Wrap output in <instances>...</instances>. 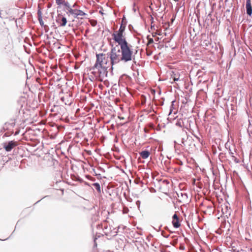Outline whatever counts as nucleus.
I'll list each match as a JSON object with an SVG mask.
<instances>
[{"label": "nucleus", "mask_w": 252, "mask_h": 252, "mask_svg": "<svg viewBox=\"0 0 252 252\" xmlns=\"http://www.w3.org/2000/svg\"><path fill=\"white\" fill-rule=\"evenodd\" d=\"M120 46L121 49H117L115 47H113L109 54H107L110 59V64L112 66L118 63L120 61L126 63L132 59L133 51L130 47Z\"/></svg>", "instance_id": "obj_1"}, {"label": "nucleus", "mask_w": 252, "mask_h": 252, "mask_svg": "<svg viewBox=\"0 0 252 252\" xmlns=\"http://www.w3.org/2000/svg\"><path fill=\"white\" fill-rule=\"evenodd\" d=\"M96 61L93 67V70H97L100 78L106 77L107 68L110 65L109 63V56L103 53L96 54Z\"/></svg>", "instance_id": "obj_2"}, {"label": "nucleus", "mask_w": 252, "mask_h": 252, "mask_svg": "<svg viewBox=\"0 0 252 252\" xmlns=\"http://www.w3.org/2000/svg\"><path fill=\"white\" fill-rule=\"evenodd\" d=\"M126 24H121L119 29L113 32L112 36L113 40L117 43L119 45L124 46H131L128 44L126 41L125 36V31L126 30Z\"/></svg>", "instance_id": "obj_3"}, {"label": "nucleus", "mask_w": 252, "mask_h": 252, "mask_svg": "<svg viewBox=\"0 0 252 252\" xmlns=\"http://www.w3.org/2000/svg\"><path fill=\"white\" fill-rule=\"evenodd\" d=\"M17 145V142L14 141H9L7 143H4L3 147L7 152H10Z\"/></svg>", "instance_id": "obj_4"}, {"label": "nucleus", "mask_w": 252, "mask_h": 252, "mask_svg": "<svg viewBox=\"0 0 252 252\" xmlns=\"http://www.w3.org/2000/svg\"><path fill=\"white\" fill-rule=\"evenodd\" d=\"M56 22L59 25V27H64L66 25L67 19L64 17L58 15L56 19Z\"/></svg>", "instance_id": "obj_5"}, {"label": "nucleus", "mask_w": 252, "mask_h": 252, "mask_svg": "<svg viewBox=\"0 0 252 252\" xmlns=\"http://www.w3.org/2000/svg\"><path fill=\"white\" fill-rule=\"evenodd\" d=\"M172 224L175 228H178L180 226L179 218L176 214H174L172 217Z\"/></svg>", "instance_id": "obj_6"}, {"label": "nucleus", "mask_w": 252, "mask_h": 252, "mask_svg": "<svg viewBox=\"0 0 252 252\" xmlns=\"http://www.w3.org/2000/svg\"><path fill=\"white\" fill-rule=\"evenodd\" d=\"M246 8L247 10V14L249 16H251L252 14V1L251 0H247L246 3Z\"/></svg>", "instance_id": "obj_7"}, {"label": "nucleus", "mask_w": 252, "mask_h": 252, "mask_svg": "<svg viewBox=\"0 0 252 252\" xmlns=\"http://www.w3.org/2000/svg\"><path fill=\"white\" fill-rule=\"evenodd\" d=\"M172 78L173 79L174 81H181L183 80V79H180V75L179 73H174L173 72V74L171 75Z\"/></svg>", "instance_id": "obj_8"}, {"label": "nucleus", "mask_w": 252, "mask_h": 252, "mask_svg": "<svg viewBox=\"0 0 252 252\" xmlns=\"http://www.w3.org/2000/svg\"><path fill=\"white\" fill-rule=\"evenodd\" d=\"M150 154V152L149 151H146V150L142 151L140 153L141 157L143 159H146V158H148L149 157Z\"/></svg>", "instance_id": "obj_9"}, {"label": "nucleus", "mask_w": 252, "mask_h": 252, "mask_svg": "<svg viewBox=\"0 0 252 252\" xmlns=\"http://www.w3.org/2000/svg\"><path fill=\"white\" fill-rule=\"evenodd\" d=\"M86 14L82 10L77 9L74 17L79 18L80 17L84 16Z\"/></svg>", "instance_id": "obj_10"}, {"label": "nucleus", "mask_w": 252, "mask_h": 252, "mask_svg": "<svg viewBox=\"0 0 252 252\" xmlns=\"http://www.w3.org/2000/svg\"><path fill=\"white\" fill-rule=\"evenodd\" d=\"M176 126L182 127L184 125L183 121L182 119H178L175 123Z\"/></svg>", "instance_id": "obj_11"}, {"label": "nucleus", "mask_w": 252, "mask_h": 252, "mask_svg": "<svg viewBox=\"0 0 252 252\" xmlns=\"http://www.w3.org/2000/svg\"><path fill=\"white\" fill-rule=\"evenodd\" d=\"M93 186L95 188V189L97 190L98 192H100L101 191L100 186L98 183H94L93 184Z\"/></svg>", "instance_id": "obj_12"}, {"label": "nucleus", "mask_w": 252, "mask_h": 252, "mask_svg": "<svg viewBox=\"0 0 252 252\" xmlns=\"http://www.w3.org/2000/svg\"><path fill=\"white\" fill-rule=\"evenodd\" d=\"M67 10L68 11V12L70 14L73 15L74 16H75V14L76 13V11L77 9H73L71 8L70 7H69V6H68Z\"/></svg>", "instance_id": "obj_13"}, {"label": "nucleus", "mask_w": 252, "mask_h": 252, "mask_svg": "<svg viewBox=\"0 0 252 252\" xmlns=\"http://www.w3.org/2000/svg\"><path fill=\"white\" fill-rule=\"evenodd\" d=\"M64 2V0H56V3L59 5H61V4H63Z\"/></svg>", "instance_id": "obj_14"}, {"label": "nucleus", "mask_w": 252, "mask_h": 252, "mask_svg": "<svg viewBox=\"0 0 252 252\" xmlns=\"http://www.w3.org/2000/svg\"><path fill=\"white\" fill-rule=\"evenodd\" d=\"M174 101H172V104H171V106L170 107V113H169V115L171 114L172 113V107H173V104H174Z\"/></svg>", "instance_id": "obj_15"}, {"label": "nucleus", "mask_w": 252, "mask_h": 252, "mask_svg": "<svg viewBox=\"0 0 252 252\" xmlns=\"http://www.w3.org/2000/svg\"><path fill=\"white\" fill-rule=\"evenodd\" d=\"M182 143L183 145H185V141H184V138H182Z\"/></svg>", "instance_id": "obj_16"}, {"label": "nucleus", "mask_w": 252, "mask_h": 252, "mask_svg": "<svg viewBox=\"0 0 252 252\" xmlns=\"http://www.w3.org/2000/svg\"><path fill=\"white\" fill-rule=\"evenodd\" d=\"M153 42V39H151L149 41V42L151 43V42Z\"/></svg>", "instance_id": "obj_17"}, {"label": "nucleus", "mask_w": 252, "mask_h": 252, "mask_svg": "<svg viewBox=\"0 0 252 252\" xmlns=\"http://www.w3.org/2000/svg\"><path fill=\"white\" fill-rule=\"evenodd\" d=\"M164 236L165 237H166V238H168V236H169V235H167V236Z\"/></svg>", "instance_id": "obj_18"}, {"label": "nucleus", "mask_w": 252, "mask_h": 252, "mask_svg": "<svg viewBox=\"0 0 252 252\" xmlns=\"http://www.w3.org/2000/svg\"><path fill=\"white\" fill-rule=\"evenodd\" d=\"M40 23L41 25L42 24H43V22L42 21V22H41V21H40Z\"/></svg>", "instance_id": "obj_19"}]
</instances>
